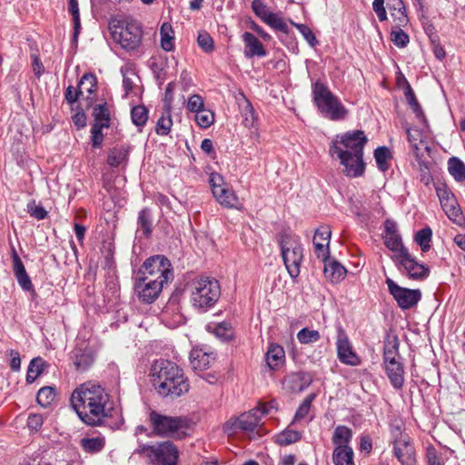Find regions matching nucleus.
Masks as SVG:
<instances>
[{
  "label": "nucleus",
  "mask_w": 465,
  "mask_h": 465,
  "mask_svg": "<svg viewBox=\"0 0 465 465\" xmlns=\"http://www.w3.org/2000/svg\"><path fill=\"white\" fill-rule=\"evenodd\" d=\"M70 402L79 419L92 427L104 425L114 410L109 393L102 386L90 381L74 390Z\"/></svg>",
  "instance_id": "f257e3e1"
},
{
  "label": "nucleus",
  "mask_w": 465,
  "mask_h": 465,
  "mask_svg": "<svg viewBox=\"0 0 465 465\" xmlns=\"http://www.w3.org/2000/svg\"><path fill=\"white\" fill-rule=\"evenodd\" d=\"M366 143L367 137L361 130L337 135L331 142L330 155L340 160L346 176L359 177L363 174L365 170L363 148Z\"/></svg>",
  "instance_id": "f03ea898"
},
{
  "label": "nucleus",
  "mask_w": 465,
  "mask_h": 465,
  "mask_svg": "<svg viewBox=\"0 0 465 465\" xmlns=\"http://www.w3.org/2000/svg\"><path fill=\"white\" fill-rule=\"evenodd\" d=\"M150 376L153 387L163 398L174 400L189 391L188 378L183 369L172 361L156 360L151 366Z\"/></svg>",
  "instance_id": "7ed1b4c3"
},
{
  "label": "nucleus",
  "mask_w": 465,
  "mask_h": 465,
  "mask_svg": "<svg viewBox=\"0 0 465 465\" xmlns=\"http://www.w3.org/2000/svg\"><path fill=\"white\" fill-rule=\"evenodd\" d=\"M313 102L319 113L331 121H342L348 115V109L323 83L317 81L312 85Z\"/></svg>",
  "instance_id": "20e7f679"
},
{
  "label": "nucleus",
  "mask_w": 465,
  "mask_h": 465,
  "mask_svg": "<svg viewBox=\"0 0 465 465\" xmlns=\"http://www.w3.org/2000/svg\"><path fill=\"white\" fill-rule=\"evenodd\" d=\"M189 288L193 306L202 312L213 308L221 296L220 283L212 277L195 279Z\"/></svg>",
  "instance_id": "39448f33"
},
{
  "label": "nucleus",
  "mask_w": 465,
  "mask_h": 465,
  "mask_svg": "<svg viewBox=\"0 0 465 465\" xmlns=\"http://www.w3.org/2000/svg\"><path fill=\"white\" fill-rule=\"evenodd\" d=\"M278 242L286 270L290 277L295 279L300 274L303 261V248L300 237L292 233L282 232Z\"/></svg>",
  "instance_id": "423d86ee"
},
{
  "label": "nucleus",
  "mask_w": 465,
  "mask_h": 465,
  "mask_svg": "<svg viewBox=\"0 0 465 465\" xmlns=\"http://www.w3.org/2000/svg\"><path fill=\"white\" fill-rule=\"evenodd\" d=\"M146 457L153 465H177L179 451L171 441H163L156 445L139 443L134 451Z\"/></svg>",
  "instance_id": "0eeeda50"
},
{
  "label": "nucleus",
  "mask_w": 465,
  "mask_h": 465,
  "mask_svg": "<svg viewBox=\"0 0 465 465\" xmlns=\"http://www.w3.org/2000/svg\"><path fill=\"white\" fill-rule=\"evenodd\" d=\"M149 421L153 432L159 437L182 439L185 435L186 422L181 417L166 416L151 411Z\"/></svg>",
  "instance_id": "6e6552de"
},
{
  "label": "nucleus",
  "mask_w": 465,
  "mask_h": 465,
  "mask_svg": "<svg viewBox=\"0 0 465 465\" xmlns=\"http://www.w3.org/2000/svg\"><path fill=\"white\" fill-rule=\"evenodd\" d=\"M137 274L143 277H151V280H155L163 285L173 279L172 264L163 255H154L147 258Z\"/></svg>",
  "instance_id": "1a4fd4ad"
},
{
  "label": "nucleus",
  "mask_w": 465,
  "mask_h": 465,
  "mask_svg": "<svg viewBox=\"0 0 465 465\" xmlns=\"http://www.w3.org/2000/svg\"><path fill=\"white\" fill-rule=\"evenodd\" d=\"M212 193L216 201L227 209L241 210L242 204L233 190L224 183L223 178L217 173H212L209 177Z\"/></svg>",
  "instance_id": "9d476101"
},
{
  "label": "nucleus",
  "mask_w": 465,
  "mask_h": 465,
  "mask_svg": "<svg viewBox=\"0 0 465 465\" xmlns=\"http://www.w3.org/2000/svg\"><path fill=\"white\" fill-rule=\"evenodd\" d=\"M261 415L259 408H253L247 412L242 413L238 417L230 418L223 426V431L229 436L238 432L251 433L259 426Z\"/></svg>",
  "instance_id": "9b49d317"
},
{
  "label": "nucleus",
  "mask_w": 465,
  "mask_h": 465,
  "mask_svg": "<svg viewBox=\"0 0 465 465\" xmlns=\"http://www.w3.org/2000/svg\"><path fill=\"white\" fill-rule=\"evenodd\" d=\"M386 284L390 294L401 310H409L414 307L421 299V292L419 289L401 287L389 277L386 279Z\"/></svg>",
  "instance_id": "f8f14e48"
},
{
  "label": "nucleus",
  "mask_w": 465,
  "mask_h": 465,
  "mask_svg": "<svg viewBox=\"0 0 465 465\" xmlns=\"http://www.w3.org/2000/svg\"><path fill=\"white\" fill-rule=\"evenodd\" d=\"M120 31L113 32V38L119 42L126 50H135L141 44L143 30L139 23L135 21L127 22L125 26L119 28Z\"/></svg>",
  "instance_id": "ddd939ff"
},
{
  "label": "nucleus",
  "mask_w": 465,
  "mask_h": 465,
  "mask_svg": "<svg viewBox=\"0 0 465 465\" xmlns=\"http://www.w3.org/2000/svg\"><path fill=\"white\" fill-rule=\"evenodd\" d=\"M163 286L161 282L151 280V277L137 274L134 291L142 302L151 304L159 297Z\"/></svg>",
  "instance_id": "4468645a"
},
{
  "label": "nucleus",
  "mask_w": 465,
  "mask_h": 465,
  "mask_svg": "<svg viewBox=\"0 0 465 465\" xmlns=\"http://www.w3.org/2000/svg\"><path fill=\"white\" fill-rule=\"evenodd\" d=\"M395 260L403 268L407 276L411 280L422 281L430 274L429 267L420 263L411 255L409 251H403L402 254H396Z\"/></svg>",
  "instance_id": "2eb2a0df"
},
{
  "label": "nucleus",
  "mask_w": 465,
  "mask_h": 465,
  "mask_svg": "<svg viewBox=\"0 0 465 465\" xmlns=\"http://www.w3.org/2000/svg\"><path fill=\"white\" fill-rule=\"evenodd\" d=\"M336 347L337 357L341 363L349 366H358L361 364V358L353 351L347 334L341 328L338 331Z\"/></svg>",
  "instance_id": "dca6fc26"
},
{
  "label": "nucleus",
  "mask_w": 465,
  "mask_h": 465,
  "mask_svg": "<svg viewBox=\"0 0 465 465\" xmlns=\"http://www.w3.org/2000/svg\"><path fill=\"white\" fill-rule=\"evenodd\" d=\"M393 453L401 465H416V450L411 437L396 440L392 443Z\"/></svg>",
  "instance_id": "f3484780"
},
{
  "label": "nucleus",
  "mask_w": 465,
  "mask_h": 465,
  "mask_svg": "<svg viewBox=\"0 0 465 465\" xmlns=\"http://www.w3.org/2000/svg\"><path fill=\"white\" fill-rule=\"evenodd\" d=\"M331 231L329 225H321L315 230L313 236L314 252L322 262L329 261L330 258V240Z\"/></svg>",
  "instance_id": "a211bd4d"
},
{
  "label": "nucleus",
  "mask_w": 465,
  "mask_h": 465,
  "mask_svg": "<svg viewBox=\"0 0 465 465\" xmlns=\"http://www.w3.org/2000/svg\"><path fill=\"white\" fill-rule=\"evenodd\" d=\"M264 360L266 366L271 371L280 370L285 363L284 349L277 343H270L266 350Z\"/></svg>",
  "instance_id": "6ab92c4d"
},
{
  "label": "nucleus",
  "mask_w": 465,
  "mask_h": 465,
  "mask_svg": "<svg viewBox=\"0 0 465 465\" xmlns=\"http://www.w3.org/2000/svg\"><path fill=\"white\" fill-rule=\"evenodd\" d=\"M244 43L243 54L245 58L251 59L254 56L264 57L267 53L263 45L250 32H244L242 35Z\"/></svg>",
  "instance_id": "aec40b11"
},
{
  "label": "nucleus",
  "mask_w": 465,
  "mask_h": 465,
  "mask_svg": "<svg viewBox=\"0 0 465 465\" xmlns=\"http://www.w3.org/2000/svg\"><path fill=\"white\" fill-rule=\"evenodd\" d=\"M390 363L383 364L385 372L391 386L396 390L402 389L405 378H404V366L401 361H390Z\"/></svg>",
  "instance_id": "412c9836"
},
{
  "label": "nucleus",
  "mask_w": 465,
  "mask_h": 465,
  "mask_svg": "<svg viewBox=\"0 0 465 465\" xmlns=\"http://www.w3.org/2000/svg\"><path fill=\"white\" fill-rule=\"evenodd\" d=\"M13 271L19 285L23 290L30 291L33 289L31 279L25 271L22 260L15 251L13 252Z\"/></svg>",
  "instance_id": "4be33fe9"
},
{
  "label": "nucleus",
  "mask_w": 465,
  "mask_h": 465,
  "mask_svg": "<svg viewBox=\"0 0 465 465\" xmlns=\"http://www.w3.org/2000/svg\"><path fill=\"white\" fill-rule=\"evenodd\" d=\"M391 16L393 20L394 25L399 27H404L409 23V17L405 5L402 0H390L388 4Z\"/></svg>",
  "instance_id": "5701e85b"
},
{
  "label": "nucleus",
  "mask_w": 465,
  "mask_h": 465,
  "mask_svg": "<svg viewBox=\"0 0 465 465\" xmlns=\"http://www.w3.org/2000/svg\"><path fill=\"white\" fill-rule=\"evenodd\" d=\"M214 360L215 356L213 352H206L201 349L193 350L190 354L191 365L195 371L208 369Z\"/></svg>",
  "instance_id": "b1692460"
},
{
  "label": "nucleus",
  "mask_w": 465,
  "mask_h": 465,
  "mask_svg": "<svg viewBox=\"0 0 465 465\" xmlns=\"http://www.w3.org/2000/svg\"><path fill=\"white\" fill-rule=\"evenodd\" d=\"M311 377L306 372H294L285 379L286 387L293 392H301L311 384Z\"/></svg>",
  "instance_id": "393cba45"
},
{
  "label": "nucleus",
  "mask_w": 465,
  "mask_h": 465,
  "mask_svg": "<svg viewBox=\"0 0 465 465\" xmlns=\"http://www.w3.org/2000/svg\"><path fill=\"white\" fill-rule=\"evenodd\" d=\"M324 270L323 273L327 280L333 283H338L342 281L347 273V270L340 262L336 261L323 262Z\"/></svg>",
  "instance_id": "a878e982"
},
{
  "label": "nucleus",
  "mask_w": 465,
  "mask_h": 465,
  "mask_svg": "<svg viewBox=\"0 0 465 465\" xmlns=\"http://www.w3.org/2000/svg\"><path fill=\"white\" fill-rule=\"evenodd\" d=\"M407 139L416 158L422 156V149H428L422 139L421 132L417 128H407Z\"/></svg>",
  "instance_id": "bb28decb"
},
{
  "label": "nucleus",
  "mask_w": 465,
  "mask_h": 465,
  "mask_svg": "<svg viewBox=\"0 0 465 465\" xmlns=\"http://www.w3.org/2000/svg\"><path fill=\"white\" fill-rule=\"evenodd\" d=\"M352 430L345 425H338L334 428L331 442L334 448H344L350 446L352 440Z\"/></svg>",
  "instance_id": "cd10ccee"
},
{
  "label": "nucleus",
  "mask_w": 465,
  "mask_h": 465,
  "mask_svg": "<svg viewBox=\"0 0 465 465\" xmlns=\"http://www.w3.org/2000/svg\"><path fill=\"white\" fill-rule=\"evenodd\" d=\"M138 230L143 232L145 237H150L153 232V214L150 208H143L137 217Z\"/></svg>",
  "instance_id": "c85d7f7f"
},
{
  "label": "nucleus",
  "mask_w": 465,
  "mask_h": 465,
  "mask_svg": "<svg viewBox=\"0 0 465 465\" xmlns=\"http://www.w3.org/2000/svg\"><path fill=\"white\" fill-rule=\"evenodd\" d=\"M354 452L351 446L344 448H334L332 452V461L334 465H355Z\"/></svg>",
  "instance_id": "c756f323"
},
{
  "label": "nucleus",
  "mask_w": 465,
  "mask_h": 465,
  "mask_svg": "<svg viewBox=\"0 0 465 465\" xmlns=\"http://www.w3.org/2000/svg\"><path fill=\"white\" fill-rule=\"evenodd\" d=\"M94 124L101 127H110V111L106 103L96 104L93 109Z\"/></svg>",
  "instance_id": "7c9ffc66"
},
{
  "label": "nucleus",
  "mask_w": 465,
  "mask_h": 465,
  "mask_svg": "<svg viewBox=\"0 0 465 465\" xmlns=\"http://www.w3.org/2000/svg\"><path fill=\"white\" fill-rule=\"evenodd\" d=\"M80 446L87 453L100 452L105 446V438L102 435L93 438H83Z\"/></svg>",
  "instance_id": "2f4dec72"
},
{
  "label": "nucleus",
  "mask_w": 465,
  "mask_h": 465,
  "mask_svg": "<svg viewBox=\"0 0 465 465\" xmlns=\"http://www.w3.org/2000/svg\"><path fill=\"white\" fill-rule=\"evenodd\" d=\"M441 208L448 218L454 223H460L463 220L462 213L456 198L450 199L441 204Z\"/></svg>",
  "instance_id": "473e14b6"
},
{
  "label": "nucleus",
  "mask_w": 465,
  "mask_h": 465,
  "mask_svg": "<svg viewBox=\"0 0 465 465\" xmlns=\"http://www.w3.org/2000/svg\"><path fill=\"white\" fill-rule=\"evenodd\" d=\"M161 46L164 51L170 52L174 48V32L169 23H163L160 30Z\"/></svg>",
  "instance_id": "72a5a7b5"
},
{
  "label": "nucleus",
  "mask_w": 465,
  "mask_h": 465,
  "mask_svg": "<svg viewBox=\"0 0 465 465\" xmlns=\"http://www.w3.org/2000/svg\"><path fill=\"white\" fill-rule=\"evenodd\" d=\"M45 366V361L42 358L33 359L27 369L26 382L29 384L33 383L43 373Z\"/></svg>",
  "instance_id": "f704fd0d"
},
{
  "label": "nucleus",
  "mask_w": 465,
  "mask_h": 465,
  "mask_svg": "<svg viewBox=\"0 0 465 465\" xmlns=\"http://www.w3.org/2000/svg\"><path fill=\"white\" fill-rule=\"evenodd\" d=\"M449 173L458 182L465 181V164L457 157H451L448 161Z\"/></svg>",
  "instance_id": "c9c22d12"
},
{
  "label": "nucleus",
  "mask_w": 465,
  "mask_h": 465,
  "mask_svg": "<svg viewBox=\"0 0 465 465\" xmlns=\"http://www.w3.org/2000/svg\"><path fill=\"white\" fill-rule=\"evenodd\" d=\"M128 158V150L124 147H114L110 150L107 157V163L112 167H118L125 163Z\"/></svg>",
  "instance_id": "e433bc0d"
},
{
  "label": "nucleus",
  "mask_w": 465,
  "mask_h": 465,
  "mask_svg": "<svg viewBox=\"0 0 465 465\" xmlns=\"http://www.w3.org/2000/svg\"><path fill=\"white\" fill-rule=\"evenodd\" d=\"M374 158L377 163V167L385 172L389 169L388 161L392 158L391 150L386 146H380L374 151Z\"/></svg>",
  "instance_id": "4c0bfd02"
},
{
  "label": "nucleus",
  "mask_w": 465,
  "mask_h": 465,
  "mask_svg": "<svg viewBox=\"0 0 465 465\" xmlns=\"http://www.w3.org/2000/svg\"><path fill=\"white\" fill-rule=\"evenodd\" d=\"M96 77L93 74H84L78 84V90L82 95L84 93H86L88 95H92L96 91ZM87 98H89V96H87Z\"/></svg>",
  "instance_id": "58836bf2"
},
{
  "label": "nucleus",
  "mask_w": 465,
  "mask_h": 465,
  "mask_svg": "<svg viewBox=\"0 0 465 465\" xmlns=\"http://www.w3.org/2000/svg\"><path fill=\"white\" fill-rule=\"evenodd\" d=\"M383 241L385 246L391 252H397V254H402L403 251H408L403 246L400 233L383 235Z\"/></svg>",
  "instance_id": "ea45409f"
},
{
  "label": "nucleus",
  "mask_w": 465,
  "mask_h": 465,
  "mask_svg": "<svg viewBox=\"0 0 465 465\" xmlns=\"http://www.w3.org/2000/svg\"><path fill=\"white\" fill-rule=\"evenodd\" d=\"M302 434L295 430L286 429L276 436L275 442L281 446H287L299 441Z\"/></svg>",
  "instance_id": "a19ab883"
},
{
  "label": "nucleus",
  "mask_w": 465,
  "mask_h": 465,
  "mask_svg": "<svg viewBox=\"0 0 465 465\" xmlns=\"http://www.w3.org/2000/svg\"><path fill=\"white\" fill-rule=\"evenodd\" d=\"M383 364L390 363L392 361H401V357L399 352V341L395 338L391 343L385 344L382 355Z\"/></svg>",
  "instance_id": "79ce46f5"
},
{
  "label": "nucleus",
  "mask_w": 465,
  "mask_h": 465,
  "mask_svg": "<svg viewBox=\"0 0 465 465\" xmlns=\"http://www.w3.org/2000/svg\"><path fill=\"white\" fill-rule=\"evenodd\" d=\"M68 12L72 15L74 23L73 37L76 41L81 30L80 12L78 0H68Z\"/></svg>",
  "instance_id": "37998d69"
},
{
  "label": "nucleus",
  "mask_w": 465,
  "mask_h": 465,
  "mask_svg": "<svg viewBox=\"0 0 465 465\" xmlns=\"http://www.w3.org/2000/svg\"><path fill=\"white\" fill-rule=\"evenodd\" d=\"M196 124L202 129L209 128L214 122V113L207 108H203L195 113L194 116Z\"/></svg>",
  "instance_id": "c03bdc74"
},
{
  "label": "nucleus",
  "mask_w": 465,
  "mask_h": 465,
  "mask_svg": "<svg viewBox=\"0 0 465 465\" xmlns=\"http://www.w3.org/2000/svg\"><path fill=\"white\" fill-rule=\"evenodd\" d=\"M432 237V231L430 227H425L418 231L415 234V242L420 245L423 252L430 249V242Z\"/></svg>",
  "instance_id": "a18cd8bd"
},
{
  "label": "nucleus",
  "mask_w": 465,
  "mask_h": 465,
  "mask_svg": "<svg viewBox=\"0 0 465 465\" xmlns=\"http://www.w3.org/2000/svg\"><path fill=\"white\" fill-rule=\"evenodd\" d=\"M404 81L406 82V88L404 90V95L407 99L408 104H410L412 111L416 114V116L418 118L424 117V114L422 112L421 106L420 105L411 86L406 81V79H404Z\"/></svg>",
  "instance_id": "49530a36"
},
{
  "label": "nucleus",
  "mask_w": 465,
  "mask_h": 465,
  "mask_svg": "<svg viewBox=\"0 0 465 465\" xmlns=\"http://www.w3.org/2000/svg\"><path fill=\"white\" fill-rule=\"evenodd\" d=\"M263 23L268 25L275 31L282 32L285 35H288L290 32L289 26L283 18L275 13H272Z\"/></svg>",
  "instance_id": "de8ad7c7"
},
{
  "label": "nucleus",
  "mask_w": 465,
  "mask_h": 465,
  "mask_svg": "<svg viewBox=\"0 0 465 465\" xmlns=\"http://www.w3.org/2000/svg\"><path fill=\"white\" fill-rule=\"evenodd\" d=\"M55 396L54 388L46 386L38 391L36 401L41 406L47 407L54 401Z\"/></svg>",
  "instance_id": "09e8293b"
},
{
  "label": "nucleus",
  "mask_w": 465,
  "mask_h": 465,
  "mask_svg": "<svg viewBox=\"0 0 465 465\" xmlns=\"http://www.w3.org/2000/svg\"><path fill=\"white\" fill-rule=\"evenodd\" d=\"M391 40L397 47L403 48L409 44L410 37L401 27L392 26Z\"/></svg>",
  "instance_id": "8fccbe9b"
},
{
  "label": "nucleus",
  "mask_w": 465,
  "mask_h": 465,
  "mask_svg": "<svg viewBox=\"0 0 465 465\" xmlns=\"http://www.w3.org/2000/svg\"><path fill=\"white\" fill-rule=\"evenodd\" d=\"M131 116L136 126H143L148 120V110L143 105L134 106L131 111Z\"/></svg>",
  "instance_id": "3c124183"
},
{
  "label": "nucleus",
  "mask_w": 465,
  "mask_h": 465,
  "mask_svg": "<svg viewBox=\"0 0 465 465\" xmlns=\"http://www.w3.org/2000/svg\"><path fill=\"white\" fill-rule=\"evenodd\" d=\"M297 339L302 344H309L318 341L321 339V335L316 330L303 328L298 331Z\"/></svg>",
  "instance_id": "603ef678"
},
{
  "label": "nucleus",
  "mask_w": 465,
  "mask_h": 465,
  "mask_svg": "<svg viewBox=\"0 0 465 465\" xmlns=\"http://www.w3.org/2000/svg\"><path fill=\"white\" fill-rule=\"evenodd\" d=\"M173 125L172 117L169 112L166 113V115L163 114L157 121L156 124V134L159 135H167Z\"/></svg>",
  "instance_id": "864d4df0"
},
{
  "label": "nucleus",
  "mask_w": 465,
  "mask_h": 465,
  "mask_svg": "<svg viewBox=\"0 0 465 465\" xmlns=\"http://www.w3.org/2000/svg\"><path fill=\"white\" fill-rule=\"evenodd\" d=\"M314 398H315L314 394H310L303 400V401L301 403V405L299 406V408L296 411V413L294 416L295 421H299L307 416V414L309 413V411L311 409L312 402L314 400Z\"/></svg>",
  "instance_id": "5fc2aeb1"
},
{
  "label": "nucleus",
  "mask_w": 465,
  "mask_h": 465,
  "mask_svg": "<svg viewBox=\"0 0 465 465\" xmlns=\"http://www.w3.org/2000/svg\"><path fill=\"white\" fill-rule=\"evenodd\" d=\"M403 423L401 420H394L390 423V434L391 437V443L395 442L396 440H401L404 437H410L407 433L402 430Z\"/></svg>",
  "instance_id": "6e6d98bb"
},
{
  "label": "nucleus",
  "mask_w": 465,
  "mask_h": 465,
  "mask_svg": "<svg viewBox=\"0 0 465 465\" xmlns=\"http://www.w3.org/2000/svg\"><path fill=\"white\" fill-rule=\"evenodd\" d=\"M252 9L253 13L262 21L264 22L267 17L272 13L270 11L268 6L264 4L262 0H253L252 2Z\"/></svg>",
  "instance_id": "4d7b16f0"
},
{
  "label": "nucleus",
  "mask_w": 465,
  "mask_h": 465,
  "mask_svg": "<svg viewBox=\"0 0 465 465\" xmlns=\"http://www.w3.org/2000/svg\"><path fill=\"white\" fill-rule=\"evenodd\" d=\"M94 362V358L89 353H81L75 356L74 365L76 370L84 371L87 370Z\"/></svg>",
  "instance_id": "13d9d810"
},
{
  "label": "nucleus",
  "mask_w": 465,
  "mask_h": 465,
  "mask_svg": "<svg viewBox=\"0 0 465 465\" xmlns=\"http://www.w3.org/2000/svg\"><path fill=\"white\" fill-rule=\"evenodd\" d=\"M197 42H198L199 46L205 53H211L214 49L213 40L211 37V35L205 31L199 33L198 37H197Z\"/></svg>",
  "instance_id": "bf43d9fd"
},
{
  "label": "nucleus",
  "mask_w": 465,
  "mask_h": 465,
  "mask_svg": "<svg viewBox=\"0 0 465 465\" xmlns=\"http://www.w3.org/2000/svg\"><path fill=\"white\" fill-rule=\"evenodd\" d=\"M204 107L203 98L200 94H193L188 98L186 104L188 111L195 114Z\"/></svg>",
  "instance_id": "052dcab7"
},
{
  "label": "nucleus",
  "mask_w": 465,
  "mask_h": 465,
  "mask_svg": "<svg viewBox=\"0 0 465 465\" xmlns=\"http://www.w3.org/2000/svg\"><path fill=\"white\" fill-rule=\"evenodd\" d=\"M292 24L299 30V32L303 35L304 39L308 42L311 46H315L317 45V40L312 33V31L303 24H297L292 22Z\"/></svg>",
  "instance_id": "680f3d73"
},
{
  "label": "nucleus",
  "mask_w": 465,
  "mask_h": 465,
  "mask_svg": "<svg viewBox=\"0 0 465 465\" xmlns=\"http://www.w3.org/2000/svg\"><path fill=\"white\" fill-rule=\"evenodd\" d=\"M104 127L98 126L97 124H93L91 128V143L94 148H100L102 146L104 141V134L102 130Z\"/></svg>",
  "instance_id": "e2e57ef3"
},
{
  "label": "nucleus",
  "mask_w": 465,
  "mask_h": 465,
  "mask_svg": "<svg viewBox=\"0 0 465 465\" xmlns=\"http://www.w3.org/2000/svg\"><path fill=\"white\" fill-rule=\"evenodd\" d=\"M213 333L223 340H229L232 335L231 327L226 322L217 324L213 329Z\"/></svg>",
  "instance_id": "0e129e2a"
},
{
  "label": "nucleus",
  "mask_w": 465,
  "mask_h": 465,
  "mask_svg": "<svg viewBox=\"0 0 465 465\" xmlns=\"http://www.w3.org/2000/svg\"><path fill=\"white\" fill-rule=\"evenodd\" d=\"M27 212L30 216L36 218L37 220H43L47 216V212L42 205H36L35 202H32L27 205Z\"/></svg>",
  "instance_id": "69168bd1"
},
{
  "label": "nucleus",
  "mask_w": 465,
  "mask_h": 465,
  "mask_svg": "<svg viewBox=\"0 0 465 465\" xmlns=\"http://www.w3.org/2000/svg\"><path fill=\"white\" fill-rule=\"evenodd\" d=\"M44 423V418L41 414L32 413L27 418V427L29 430L37 431Z\"/></svg>",
  "instance_id": "338daca9"
},
{
  "label": "nucleus",
  "mask_w": 465,
  "mask_h": 465,
  "mask_svg": "<svg viewBox=\"0 0 465 465\" xmlns=\"http://www.w3.org/2000/svg\"><path fill=\"white\" fill-rule=\"evenodd\" d=\"M372 9L377 15L379 21L384 22L387 20V12L384 7V0H373Z\"/></svg>",
  "instance_id": "774afa93"
}]
</instances>
